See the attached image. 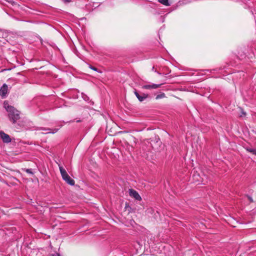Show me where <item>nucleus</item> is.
<instances>
[{"label":"nucleus","instance_id":"4","mask_svg":"<svg viewBox=\"0 0 256 256\" xmlns=\"http://www.w3.org/2000/svg\"><path fill=\"white\" fill-rule=\"evenodd\" d=\"M163 84H145L142 86V88L143 89L146 90H150V89H156L161 86Z\"/></svg>","mask_w":256,"mask_h":256},{"label":"nucleus","instance_id":"16","mask_svg":"<svg viewBox=\"0 0 256 256\" xmlns=\"http://www.w3.org/2000/svg\"><path fill=\"white\" fill-rule=\"evenodd\" d=\"M190 0H182V4H186L187 3L190 2Z\"/></svg>","mask_w":256,"mask_h":256},{"label":"nucleus","instance_id":"2","mask_svg":"<svg viewBox=\"0 0 256 256\" xmlns=\"http://www.w3.org/2000/svg\"><path fill=\"white\" fill-rule=\"evenodd\" d=\"M58 166L62 179L70 185L74 186L75 184L74 180L70 178L62 166L58 164Z\"/></svg>","mask_w":256,"mask_h":256},{"label":"nucleus","instance_id":"14","mask_svg":"<svg viewBox=\"0 0 256 256\" xmlns=\"http://www.w3.org/2000/svg\"><path fill=\"white\" fill-rule=\"evenodd\" d=\"M89 68H90V69H92V70H95V71L98 72V68H95V67H94V66H91V65H90V64L89 65Z\"/></svg>","mask_w":256,"mask_h":256},{"label":"nucleus","instance_id":"1","mask_svg":"<svg viewBox=\"0 0 256 256\" xmlns=\"http://www.w3.org/2000/svg\"><path fill=\"white\" fill-rule=\"evenodd\" d=\"M4 106L8 112V117L13 124L20 118V112L16 110L14 106H9L6 102H4Z\"/></svg>","mask_w":256,"mask_h":256},{"label":"nucleus","instance_id":"6","mask_svg":"<svg viewBox=\"0 0 256 256\" xmlns=\"http://www.w3.org/2000/svg\"><path fill=\"white\" fill-rule=\"evenodd\" d=\"M129 194L130 196L134 198L136 200H142V198L138 192L133 189L129 190Z\"/></svg>","mask_w":256,"mask_h":256},{"label":"nucleus","instance_id":"8","mask_svg":"<svg viewBox=\"0 0 256 256\" xmlns=\"http://www.w3.org/2000/svg\"><path fill=\"white\" fill-rule=\"evenodd\" d=\"M134 94L140 102L144 101L148 96V94H143L142 96H140L136 90L134 91Z\"/></svg>","mask_w":256,"mask_h":256},{"label":"nucleus","instance_id":"7","mask_svg":"<svg viewBox=\"0 0 256 256\" xmlns=\"http://www.w3.org/2000/svg\"><path fill=\"white\" fill-rule=\"evenodd\" d=\"M0 137L4 142L8 143L11 142L10 136L8 134H5L4 132H0Z\"/></svg>","mask_w":256,"mask_h":256},{"label":"nucleus","instance_id":"10","mask_svg":"<svg viewBox=\"0 0 256 256\" xmlns=\"http://www.w3.org/2000/svg\"><path fill=\"white\" fill-rule=\"evenodd\" d=\"M158 2L166 6H170L169 0H158Z\"/></svg>","mask_w":256,"mask_h":256},{"label":"nucleus","instance_id":"19","mask_svg":"<svg viewBox=\"0 0 256 256\" xmlns=\"http://www.w3.org/2000/svg\"><path fill=\"white\" fill-rule=\"evenodd\" d=\"M63 2L65 3L70 2H71V0H62Z\"/></svg>","mask_w":256,"mask_h":256},{"label":"nucleus","instance_id":"15","mask_svg":"<svg viewBox=\"0 0 256 256\" xmlns=\"http://www.w3.org/2000/svg\"><path fill=\"white\" fill-rule=\"evenodd\" d=\"M26 172L28 173V174H33V172H32V170L31 169H26Z\"/></svg>","mask_w":256,"mask_h":256},{"label":"nucleus","instance_id":"17","mask_svg":"<svg viewBox=\"0 0 256 256\" xmlns=\"http://www.w3.org/2000/svg\"><path fill=\"white\" fill-rule=\"evenodd\" d=\"M248 200H250V202H253V200H252V198L250 196H248Z\"/></svg>","mask_w":256,"mask_h":256},{"label":"nucleus","instance_id":"20","mask_svg":"<svg viewBox=\"0 0 256 256\" xmlns=\"http://www.w3.org/2000/svg\"><path fill=\"white\" fill-rule=\"evenodd\" d=\"M246 113L244 112V111H242V114L240 115V116H246Z\"/></svg>","mask_w":256,"mask_h":256},{"label":"nucleus","instance_id":"12","mask_svg":"<svg viewBox=\"0 0 256 256\" xmlns=\"http://www.w3.org/2000/svg\"><path fill=\"white\" fill-rule=\"evenodd\" d=\"M238 56L240 59H242L245 56V54H243V53L242 54L238 53Z\"/></svg>","mask_w":256,"mask_h":256},{"label":"nucleus","instance_id":"5","mask_svg":"<svg viewBox=\"0 0 256 256\" xmlns=\"http://www.w3.org/2000/svg\"><path fill=\"white\" fill-rule=\"evenodd\" d=\"M8 91L7 84H4L0 88V95L2 98L6 97Z\"/></svg>","mask_w":256,"mask_h":256},{"label":"nucleus","instance_id":"11","mask_svg":"<svg viewBox=\"0 0 256 256\" xmlns=\"http://www.w3.org/2000/svg\"><path fill=\"white\" fill-rule=\"evenodd\" d=\"M164 97H166V94H164V93H161L160 94L157 95V96H156V100H158V99H160V98H164Z\"/></svg>","mask_w":256,"mask_h":256},{"label":"nucleus","instance_id":"18","mask_svg":"<svg viewBox=\"0 0 256 256\" xmlns=\"http://www.w3.org/2000/svg\"><path fill=\"white\" fill-rule=\"evenodd\" d=\"M50 256H60V254L58 253H55L54 254H52Z\"/></svg>","mask_w":256,"mask_h":256},{"label":"nucleus","instance_id":"13","mask_svg":"<svg viewBox=\"0 0 256 256\" xmlns=\"http://www.w3.org/2000/svg\"><path fill=\"white\" fill-rule=\"evenodd\" d=\"M248 150L250 152L256 155V149L250 148V149Z\"/></svg>","mask_w":256,"mask_h":256},{"label":"nucleus","instance_id":"9","mask_svg":"<svg viewBox=\"0 0 256 256\" xmlns=\"http://www.w3.org/2000/svg\"><path fill=\"white\" fill-rule=\"evenodd\" d=\"M41 129L46 131L44 134H50V133L54 134V133L56 132L58 130V128H54V129L52 130L50 128H42Z\"/></svg>","mask_w":256,"mask_h":256},{"label":"nucleus","instance_id":"3","mask_svg":"<svg viewBox=\"0 0 256 256\" xmlns=\"http://www.w3.org/2000/svg\"><path fill=\"white\" fill-rule=\"evenodd\" d=\"M192 178L194 182H198V184H200V182H202L203 184H205V180L204 179V178H201V176L198 174L194 173L192 174Z\"/></svg>","mask_w":256,"mask_h":256}]
</instances>
